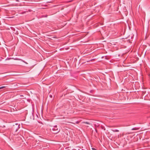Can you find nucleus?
Segmentation results:
<instances>
[{"instance_id":"obj_1","label":"nucleus","mask_w":150,"mask_h":150,"mask_svg":"<svg viewBox=\"0 0 150 150\" xmlns=\"http://www.w3.org/2000/svg\"><path fill=\"white\" fill-rule=\"evenodd\" d=\"M10 127H11V131L13 132H16L18 129L19 125L16 122H10Z\"/></svg>"},{"instance_id":"obj_2","label":"nucleus","mask_w":150,"mask_h":150,"mask_svg":"<svg viewBox=\"0 0 150 150\" xmlns=\"http://www.w3.org/2000/svg\"><path fill=\"white\" fill-rule=\"evenodd\" d=\"M52 129L54 131L53 133L55 134H56L60 131V129L58 128L57 125L54 126Z\"/></svg>"},{"instance_id":"obj_3","label":"nucleus","mask_w":150,"mask_h":150,"mask_svg":"<svg viewBox=\"0 0 150 150\" xmlns=\"http://www.w3.org/2000/svg\"><path fill=\"white\" fill-rule=\"evenodd\" d=\"M11 47H12V48H11V50H12V51H13L15 49V45H12L11 46Z\"/></svg>"},{"instance_id":"obj_4","label":"nucleus","mask_w":150,"mask_h":150,"mask_svg":"<svg viewBox=\"0 0 150 150\" xmlns=\"http://www.w3.org/2000/svg\"><path fill=\"white\" fill-rule=\"evenodd\" d=\"M82 123H85V124H86L89 125H91V123H89L88 122H82Z\"/></svg>"},{"instance_id":"obj_5","label":"nucleus","mask_w":150,"mask_h":150,"mask_svg":"<svg viewBox=\"0 0 150 150\" xmlns=\"http://www.w3.org/2000/svg\"><path fill=\"white\" fill-rule=\"evenodd\" d=\"M139 129V128L134 127L132 129V130H138Z\"/></svg>"},{"instance_id":"obj_6","label":"nucleus","mask_w":150,"mask_h":150,"mask_svg":"<svg viewBox=\"0 0 150 150\" xmlns=\"http://www.w3.org/2000/svg\"><path fill=\"white\" fill-rule=\"evenodd\" d=\"M13 93L12 92H10V96H11L10 98L13 97V96H12Z\"/></svg>"},{"instance_id":"obj_7","label":"nucleus","mask_w":150,"mask_h":150,"mask_svg":"<svg viewBox=\"0 0 150 150\" xmlns=\"http://www.w3.org/2000/svg\"><path fill=\"white\" fill-rule=\"evenodd\" d=\"M112 131L114 132H118L119 131V130L117 129L112 130Z\"/></svg>"},{"instance_id":"obj_8","label":"nucleus","mask_w":150,"mask_h":150,"mask_svg":"<svg viewBox=\"0 0 150 150\" xmlns=\"http://www.w3.org/2000/svg\"><path fill=\"white\" fill-rule=\"evenodd\" d=\"M5 87L4 86H1L0 87V89L3 88Z\"/></svg>"},{"instance_id":"obj_9","label":"nucleus","mask_w":150,"mask_h":150,"mask_svg":"<svg viewBox=\"0 0 150 150\" xmlns=\"http://www.w3.org/2000/svg\"><path fill=\"white\" fill-rule=\"evenodd\" d=\"M80 122V121H77L76 122V124H79Z\"/></svg>"},{"instance_id":"obj_10","label":"nucleus","mask_w":150,"mask_h":150,"mask_svg":"<svg viewBox=\"0 0 150 150\" xmlns=\"http://www.w3.org/2000/svg\"><path fill=\"white\" fill-rule=\"evenodd\" d=\"M92 150H97L96 149L94 148H92Z\"/></svg>"},{"instance_id":"obj_11","label":"nucleus","mask_w":150,"mask_h":150,"mask_svg":"<svg viewBox=\"0 0 150 150\" xmlns=\"http://www.w3.org/2000/svg\"><path fill=\"white\" fill-rule=\"evenodd\" d=\"M95 129V131H96V133H97L98 132H97V129Z\"/></svg>"},{"instance_id":"obj_12","label":"nucleus","mask_w":150,"mask_h":150,"mask_svg":"<svg viewBox=\"0 0 150 150\" xmlns=\"http://www.w3.org/2000/svg\"><path fill=\"white\" fill-rule=\"evenodd\" d=\"M10 28L11 29L13 30V27H10Z\"/></svg>"},{"instance_id":"obj_13","label":"nucleus","mask_w":150,"mask_h":150,"mask_svg":"<svg viewBox=\"0 0 150 150\" xmlns=\"http://www.w3.org/2000/svg\"><path fill=\"white\" fill-rule=\"evenodd\" d=\"M11 84V85H12H12H13V83H10V85Z\"/></svg>"},{"instance_id":"obj_14","label":"nucleus","mask_w":150,"mask_h":150,"mask_svg":"<svg viewBox=\"0 0 150 150\" xmlns=\"http://www.w3.org/2000/svg\"><path fill=\"white\" fill-rule=\"evenodd\" d=\"M13 17H10V18H13Z\"/></svg>"},{"instance_id":"obj_15","label":"nucleus","mask_w":150,"mask_h":150,"mask_svg":"<svg viewBox=\"0 0 150 150\" xmlns=\"http://www.w3.org/2000/svg\"><path fill=\"white\" fill-rule=\"evenodd\" d=\"M13 105H14V106H15V104H13Z\"/></svg>"},{"instance_id":"obj_16","label":"nucleus","mask_w":150,"mask_h":150,"mask_svg":"<svg viewBox=\"0 0 150 150\" xmlns=\"http://www.w3.org/2000/svg\"><path fill=\"white\" fill-rule=\"evenodd\" d=\"M11 87H13V86H11Z\"/></svg>"},{"instance_id":"obj_17","label":"nucleus","mask_w":150,"mask_h":150,"mask_svg":"<svg viewBox=\"0 0 150 150\" xmlns=\"http://www.w3.org/2000/svg\"><path fill=\"white\" fill-rule=\"evenodd\" d=\"M51 95L50 96V97H51Z\"/></svg>"},{"instance_id":"obj_18","label":"nucleus","mask_w":150,"mask_h":150,"mask_svg":"<svg viewBox=\"0 0 150 150\" xmlns=\"http://www.w3.org/2000/svg\"><path fill=\"white\" fill-rule=\"evenodd\" d=\"M51 95L50 96V97H51Z\"/></svg>"},{"instance_id":"obj_19","label":"nucleus","mask_w":150,"mask_h":150,"mask_svg":"<svg viewBox=\"0 0 150 150\" xmlns=\"http://www.w3.org/2000/svg\"><path fill=\"white\" fill-rule=\"evenodd\" d=\"M51 95L50 96V97H51Z\"/></svg>"}]
</instances>
